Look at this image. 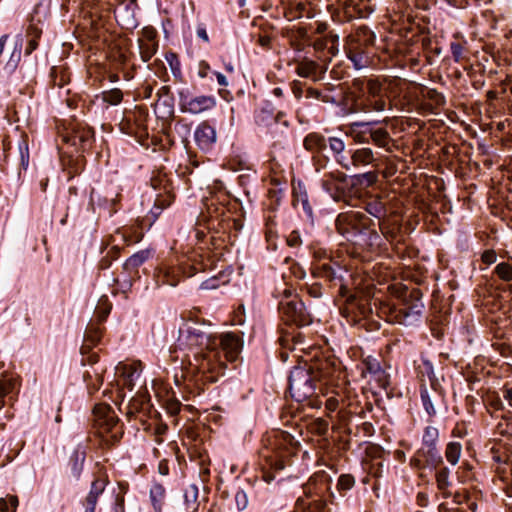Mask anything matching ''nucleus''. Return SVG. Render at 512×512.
<instances>
[{"label":"nucleus","mask_w":512,"mask_h":512,"mask_svg":"<svg viewBox=\"0 0 512 512\" xmlns=\"http://www.w3.org/2000/svg\"><path fill=\"white\" fill-rule=\"evenodd\" d=\"M242 346L243 342L236 334L224 333L218 340L195 322L186 323L179 329L178 347L186 351L188 373L201 374L203 380L209 382L216 381L224 367L222 353L228 361H235Z\"/></svg>","instance_id":"obj_1"},{"label":"nucleus","mask_w":512,"mask_h":512,"mask_svg":"<svg viewBox=\"0 0 512 512\" xmlns=\"http://www.w3.org/2000/svg\"><path fill=\"white\" fill-rule=\"evenodd\" d=\"M443 188L444 183L441 178L424 172L418 175V214L422 213L425 223H434L438 218V211L442 207L440 199Z\"/></svg>","instance_id":"obj_2"},{"label":"nucleus","mask_w":512,"mask_h":512,"mask_svg":"<svg viewBox=\"0 0 512 512\" xmlns=\"http://www.w3.org/2000/svg\"><path fill=\"white\" fill-rule=\"evenodd\" d=\"M387 89L378 80L369 79L356 102L357 111H384L387 106Z\"/></svg>","instance_id":"obj_3"},{"label":"nucleus","mask_w":512,"mask_h":512,"mask_svg":"<svg viewBox=\"0 0 512 512\" xmlns=\"http://www.w3.org/2000/svg\"><path fill=\"white\" fill-rule=\"evenodd\" d=\"M289 390L296 401L306 400L316 391V375L310 369L295 367L290 372Z\"/></svg>","instance_id":"obj_4"},{"label":"nucleus","mask_w":512,"mask_h":512,"mask_svg":"<svg viewBox=\"0 0 512 512\" xmlns=\"http://www.w3.org/2000/svg\"><path fill=\"white\" fill-rule=\"evenodd\" d=\"M439 438L438 429L432 426H428L424 430L422 437V446L418 449V468H420L421 460L419 457L424 459L425 465L436 468L442 463V456L437 447Z\"/></svg>","instance_id":"obj_5"},{"label":"nucleus","mask_w":512,"mask_h":512,"mask_svg":"<svg viewBox=\"0 0 512 512\" xmlns=\"http://www.w3.org/2000/svg\"><path fill=\"white\" fill-rule=\"evenodd\" d=\"M280 310L289 321L299 326L308 325L311 322L304 303L297 296H293L290 290L284 291V298L280 301Z\"/></svg>","instance_id":"obj_6"},{"label":"nucleus","mask_w":512,"mask_h":512,"mask_svg":"<svg viewBox=\"0 0 512 512\" xmlns=\"http://www.w3.org/2000/svg\"><path fill=\"white\" fill-rule=\"evenodd\" d=\"M369 123L354 122L350 125V134L359 142H366L362 134L369 133L372 141L379 147L387 148L391 142L388 132L383 128H369Z\"/></svg>","instance_id":"obj_7"},{"label":"nucleus","mask_w":512,"mask_h":512,"mask_svg":"<svg viewBox=\"0 0 512 512\" xmlns=\"http://www.w3.org/2000/svg\"><path fill=\"white\" fill-rule=\"evenodd\" d=\"M444 103V96L436 89L418 83V114L435 113Z\"/></svg>","instance_id":"obj_8"},{"label":"nucleus","mask_w":512,"mask_h":512,"mask_svg":"<svg viewBox=\"0 0 512 512\" xmlns=\"http://www.w3.org/2000/svg\"><path fill=\"white\" fill-rule=\"evenodd\" d=\"M96 425L102 430L101 433L113 432L115 437L119 431V423L115 412L106 404L95 405L93 409Z\"/></svg>","instance_id":"obj_9"},{"label":"nucleus","mask_w":512,"mask_h":512,"mask_svg":"<svg viewBox=\"0 0 512 512\" xmlns=\"http://www.w3.org/2000/svg\"><path fill=\"white\" fill-rule=\"evenodd\" d=\"M180 105L183 112L200 114L214 108L216 106V99L213 96L200 95L189 97L181 94Z\"/></svg>","instance_id":"obj_10"},{"label":"nucleus","mask_w":512,"mask_h":512,"mask_svg":"<svg viewBox=\"0 0 512 512\" xmlns=\"http://www.w3.org/2000/svg\"><path fill=\"white\" fill-rule=\"evenodd\" d=\"M429 34V31L425 32L420 24H418V42H421L423 57L427 64H432L434 58L440 54L441 47L437 38L430 37Z\"/></svg>","instance_id":"obj_11"},{"label":"nucleus","mask_w":512,"mask_h":512,"mask_svg":"<svg viewBox=\"0 0 512 512\" xmlns=\"http://www.w3.org/2000/svg\"><path fill=\"white\" fill-rule=\"evenodd\" d=\"M194 139L201 150H210L216 143V130L207 122H202L194 132Z\"/></svg>","instance_id":"obj_12"},{"label":"nucleus","mask_w":512,"mask_h":512,"mask_svg":"<svg viewBox=\"0 0 512 512\" xmlns=\"http://www.w3.org/2000/svg\"><path fill=\"white\" fill-rule=\"evenodd\" d=\"M358 216L357 212L342 213L337 217L336 226L339 233L343 236L349 237L354 235L359 230L358 228Z\"/></svg>","instance_id":"obj_13"},{"label":"nucleus","mask_w":512,"mask_h":512,"mask_svg":"<svg viewBox=\"0 0 512 512\" xmlns=\"http://www.w3.org/2000/svg\"><path fill=\"white\" fill-rule=\"evenodd\" d=\"M156 282L158 285L176 286L179 281V274L177 269L168 265L160 266L155 273Z\"/></svg>","instance_id":"obj_14"},{"label":"nucleus","mask_w":512,"mask_h":512,"mask_svg":"<svg viewBox=\"0 0 512 512\" xmlns=\"http://www.w3.org/2000/svg\"><path fill=\"white\" fill-rule=\"evenodd\" d=\"M106 486L104 479H96L92 482L90 491L85 499V512H95L99 496L103 493Z\"/></svg>","instance_id":"obj_15"},{"label":"nucleus","mask_w":512,"mask_h":512,"mask_svg":"<svg viewBox=\"0 0 512 512\" xmlns=\"http://www.w3.org/2000/svg\"><path fill=\"white\" fill-rule=\"evenodd\" d=\"M425 127V123H420L418 120V133L422 131ZM418 169L422 168L423 162L425 160V157L427 159H433L435 160L438 155V150L434 149V147H431L429 145H425L423 139L420 138L418 135Z\"/></svg>","instance_id":"obj_16"},{"label":"nucleus","mask_w":512,"mask_h":512,"mask_svg":"<svg viewBox=\"0 0 512 512\" xmlns=\"http://www.w3.org/2000/svg\"><path fill=\"white\" fill-rule=\"evenodd\" d=\"M117 373L123 376V384L132 390L135 381L140 377L141 370L138 364H124L117 367Z\"/></svg>","instance_id":"obj_17"},{"label":"nucleus","mask_w":512,"mask_h":512,"mask_svg":"<svg viewBox=\"0 0 512 512\" xmlns=\"http://www.w3.org/2000/svg\"><path fill=\"white\" fill-rule=\"evenodd\" d=\"M366 367L368 372L373 375L374 379L378 382L379 387L386 388L388 376L381 368L379 362L376 359H369L366 361Z\"/></svg>","instance_id":"obj_18"},{"label":"nucleus","mask_w":512,"mask_h":512,"mask_svg":"<svg viewBox=\"0 0 512 512\" xmlns=\"http://www.w3.org/2000/svg\"><path fill=\"white\" fill-rule=\"evenodd\" d=\"M150 498L155 511L161 512L165 500V488L159 483H154L150 488Z\"/></svg>","instance_id":"obj_19"},{"label":"nucleus","mask_w":512,"mask_h":512,"mask_svg":"<svg viewBox=\"0 0 512 512\" xmlns=\"http://www.w3.org/2000/svg\"><path fill=\"white\" fill-rule=\"evenodd\" d=\"M454 39L450 44L451 54L455 62H461L467 58V41L463 39L457 40L458 37L456 35Z\"/></svg>","instance_id":"obj_20"},{"label":"nucleus","mask_w":512,"mask_h":512,"mask_svg":"<svg viewBox=\"0 0 512 512\" xmlns=\"http://www.w3.org/2000/svg\"><path fill=\"white\" fill-rule=\"evenodd\" d=\"M318 64L312 60H303L297 64L296 73L303 78L316 77Z\"/></svg>","instance_id":"obj_21"},{"label":"nucleus","mask_w":512,"mask_h":512,"mask_svg":"<svg viewBox=\"0 0 512 512\" xmlns=\"http://www.w3.org/2000/svg\"><path fill=\"white\" fill-rule=\"evenodd\" d=\"M326 145L327 140L317 133H311L304 139V146L310 151H320L324 149Z\"/></svg>","instance_id":"obj_22"},{"label":"nucleus","mask_w":512,"mask_h":512,"mask_svg":"<svg viewBox=\"0 0 512 512\" xmlns=\"http://www.w3.org/2000/svg\"><path fill=\"white\" fill-rule=\"evenodd\" d=\"M493 274L503 282L512 283V263L500 262L493 271Z\"/></svg>","instance_id":"obj_23"},{"label":"nucleus","mask_w":512,"mask_h":512,"mask_svg":"<svg viewBox=\"0 0 512 512\" xmlns=\"http://www.w3.org/2000/svg\"><path fill=\"white\" fill-rule=\"evenodd\" d=\"M374 160L373 152L370 148L356 150L352 155L354 165H368Z\"/></svg>","instance_id":"obj_24"},{"label":"nucleus","mask_w":512,"mask_h":512,"mask_svg":"<svg viewBox=\"0 0 512 512\" xmlns=\"http://www.w3.org/2000/svg\"><path fill=\"white\" fill-rule=\"evenodd\" d=\"M198 488L195 485H190L184 492V499L186 503L187 512H195L197 510Z\"/></svg>","instance_id":"obj_25"},{"label":"nucleus","mask_w":512,"mask_h":512,"mask_svg":"<svg viewBox=\"0 0 512 512\" xmlns=\"http://www.w3.org/2000/svg\"><path fill=\"white\" fill-rule=\"evenodd\" d=\"M461 454V445L457 442L448 443L445 451V456L448 462L452 465H455L460 458Z\"/></svg>","instance_id":"obj_26"},{"label":"nucleus","mask_w":512,"mask_h":512,"mask_svg":"<svg viewBox=\"0 0 512 512\" xmlns=\"http://www.w3.org/2000/svg\"><path fill=\"white\" fill-rule=\"evenodd\" d=\"M123 99V93L120 89L114 88L102 92V100L110 105H118Z\"/></svg>","instance_id":"obj_27"},{"label":"nucleus","mask_w":512,"mask_h":512,"mask_svg":"<svg viewBox=\"0 0 512 512\" xmlns=\"http://www.w3.org/2000/svg\"><path fill=\"white\" fill-rule=\"evenodd\" d=\"M18 504L19 501L15 495L0 498V512H15Z\"/></svg>","instance_id":"obj_28"},{"label":"nucleus","mask_w":512,"mask_h":512,"mask_svg":"<svg viewBox=\"0 0 512 512\" xmlns=\"http://www.w3.org/2000/svg\"><path fill=\"white\" fill-rule=\"evenodd\" d=\"M147 257L148 255L144 251L135 253L127 259L125 265L127 268H137L146 261Z\"/></svg>","instance_id":"obj_29"},{"label":"nucleus","mask_w":512,"mask_h":512,"mask_svg":"<svg viewBox=\"0 0 512 512\" xmlns=\"http://www.w3.org/2000/svg\"><path fill=\"white\" fill-rule=\"evenodd\" d=\"M421 400H422L423 407H424L425 411L427 412V414L430 417L435 416L436 410L433 406L431 397L426 388H421Z\"/></svg>","instance_id":"obj_30"},{"label":"nucleus","mask_w":512,"mask_h":512,"mask_svg":"<svg viewBox=\"0 0 512 512\" xmlns=\"http://www.w3.org/2000/svg\"><path fill=\"white\" fill-rule=\"evenodd\" d=\"M367 211L376 218L385 215V206L381 201H373L367 204Z\"/></svg>","instance_id":"obj_31"},{"label":"nucleus","mask_w":512,"mask_h":512,"mask_svg":"<svg viewBox=\"0 0 512 512\" xmlns=\"http://www.w3.org/2000/svg\"><path fill=\"white\" fill-rule=\"evenodd\" d=\"M436 481L440 490H444L449 486V470L446 467L441 468L436 472Z\"/></svg>","instance_id":"obj_32"},{"label":"nucleus","mask_w":512,"mask_h":512,"mask_svg":"<svg viewBox=\"0 0 512 512\" xmlns=\"http://www.w3.org/2000/svg\"><path fill=\"white\" fill-rule=\"evenodd\" d=\"M15 388V380L12 378L0 379V398L9 395Z\"/></svg>","instance_id":"obj_33"},{"label":"nucleus","mask_w":512,"mask_h":512,"mask_svg":"<svg viewBox=\"0 0 512 512\" xmlns=\"http://www.w3.org/2000/svg\"><path fill=\"white\" fill-rule=\"evenodd\" d=\"M329 147L335 155H340L345 149V143L342 139L337 137H330L328 139Z\"/></svg>","instance_id":"obj_34"},{"label":"nucleus","mask_w":512,"mask_h":512,"mask_svg":"<svg viewBox=\"0 0 512 512\" xmlns=\"http://www.w3.org/2000/svg\"><path fill=\"white\" fill-rule=\"evenodd\" d=\"M355 480L354 477L349 474L341 475L338 479V489L339 490H349L354 486Z\"/></svg>","instance_id":"obj_35"},{"label":"nucleus","mask_w":512,"mask_h":512,"mask_svg":"<svg viewBox=\"0 0 512 512\" xmlns=\"http://www.w3.org/2000/svg\"><path fill=\"white\" fill-rule=\"evenodd\" d=\"M235 502L239 511L246 509L248 506L247 494L242 490L237 491L235 494Z\"/></svg>","instance_id":"obj_36"},{"label":"nucleus","mask_w":512,"mask_h":512,"mask_svg":"<svg viewBox=\"0 0 512 512\" xmlns=\"http://www.w3.org/2000/svg\"><path fill=\"white\" fill-rule=\"evenodd\" d=\"M481 260L483 263H485L487 265H491V264L495 263L497 260V254H496L495 250H493V249L485 250L481 255Z\"/></svg>","instance_id":"obj_37"},{"label":"nucleus","mask_w":512,"mask_h":512,"mask_svg":"<svg viewBox=\"0 0 512 512\" xmlns=\"http://www.w3.org/2000/svg\"><path fill=\"white\" fill-rule=\"evenodd\" d=\"M171 199H172V197L170 195H168L166 199H157L156 203H155V211L152 210V213L155 216H157L164 207L170 205Z\"/></svg>","instance_id":"obj_38"},{"label":"nucleus","mask_w":512,"mask_h":512,"mask_svg":"<svg viewBox=\"0 0 512 512\" xmlns=\"http://www.w3.org/2000/svg\"><path fill=\"white\" fill-rule=\"evenodd\" d=\"M423 368L424 370L421 371V374H426L429 380L432 382V378L434 376L432 364L427 360H423Z\"/></svg>","instance_id":"obj_39"},{"label":"nucleus","mask_w":512,"mask_h":512,"mask_svg":"<svg viewBox=\"0 0 512 512\" xmlns=\"http://www.w3.org/2000/svg\"><path fill=\"white\" fill-rule=\"evenodd\" d=\"M219 284L217 279H208L201 283V289L210 290L218 288Z\"/></svg>","instance_id":"obj_40"},{"label":"nucleus","mask_w":512,"mask_h":512,"mask_svg":"<svg viewBox=\"0 0 512 512\" xmlns=\"http://www.w3.org/2000/svg\"><path fill=\"white\" fill-rule=\"evenodd\" d=\"M338 405L339 401L335 397H330L326 401V407L331 411H335Z\"/></svg>","instance_id":"obj_41"},{"label":"nucleus","mask_w":512,"mask_h":512,"mask_svg":"<svg viewBox=\"0 0 512 512\" xmlns=\"http://www.w3.org/2000/svg\"><path fill=\"white\" fill-rule=\"evenodd\" d=\"M244 307L240 306L238 310L236 311L234 324L242 325L244 323V319L242 318V315L244 314Z\"/></svg>","instance_id":"obj_42"},{"label":"nucleus","mask_w":512,"mask_h":512,"mask_svg":"<svg viewBox=\"0 0 512 512\" xmlns=\"http://www.w3.org/2000/svg\"><path fill=\"white\" fill-rule=\"evenodd\" d=\"M417 270H418V286L422 284V277L425 276V274L428 273V269L425 268V267H422L419 263H418V267H417Z\"/></svg>","instance_id":"obj_43"},{"label":"nucleus","mask_w":512,"mask_h":512,"mask_svg":"<svg viewBox=\"0 0 512 512\" xmlns=\"http://www.w3.org/2000/svg\"><path fill=\"white\" fill-rule=\"evenodd\" d=\"M215 75L220 86H228V81L225 75L220 72H215Z\"/></svg>","instance_id":"obj_44"},{"label":"nucleus","mask_w":512,"mask_h":512,"mask_svg":"<svg viewBox=\"0 0 512 512\" xmlns=\"http://www.w3.org/2000/svg\"><path fill=\"white\" fill-rule=\"evenodd\" d=\"M197 35L199 38L203 39L205 42H208V34L206 32V29L203 27H198L197 29Z\"/></svg>","instance_id":"obj_45"},{"label":"nucleus","mask_w":512,"mask_h":512,"mask_svg":"<svg viewBox=\"0 0 512 512\" xmlns=\"http://www.w3.org/2000/svg\"><path fill=\"white\" fill-rule=\"evenodd\" d=\"M37 41L35 39L33 40H30L28 45H27V48H26V53L27 54H30L32 53L36 48H37Z\"/></svg>","instance_id":"obj_46"},{"label":"nucleus","mask_w":512,"mask_h":512,"mask_svg":"<svg viewBox=\"0 0 512 512\" xmlns=\"http://www.w3.org/2000/svg\"><path fill=\"white\" fill-rule=\"evenodd\" d=\"M349 59L354 63L357 69H361L363 65L360 63V58L357 55H350Z\"/></svg>","instance_id":"obj_47"},{"label":"nucleus","mask_w":512,"mask_h":512,"mask_svg":"<svg viewBox=\"0 0 512 512\" xmlns=\"http://www.w3.org/2000/svg\"><path fill=\"white\" fill-rule=\"evenodd\" d=\"M487 101L492 102L498 98V93L494 90H489L486 94Z\"/></svg>","instance_id":"obj_48"},{"label":"nucleus","mask_w":512,"mask_h":512,"mask_svg":"<svg viewBox=\"0 0 512 512\" xmlns=\"http://www.w3.org/2000/svg\"><path fill=\"white\" fill-rule=\"evenodd\" d=\"M504 398L508 401L509 405L512 407V387L506 389L504 391Z\"/></svg>","instance_id":"obj_49"},{"label":"nucleus","mask_w":512,"mask_h":512,"mask_svg":"<svg viewBox=\"0 0 512 512\" xmlns=\"http://www.w3.org/2000/svg\"><path fill=\"white\" fill-rule=\"evenodd\" d=\"M74 456H75V466H77L78 461L82 462L83 459H84V456H83V454H80L78 452H75ZM75 469L77 470L76 474H78L79 473V469L77 467H75Z\"/></svg>","instance_id":"obj_50"},{"label":"nucleus","mask_w":512,"mask_h":512,"mask_svg":"<svg viewBox=\"0 0 512 512\" xmlns=\"http://www.w3.org/2000/svg\"><path fill=\"white\" fill-rule=\"evenodd\" d=\"M330 177H331L332 179H336V180L341 181V182H343V181L345 180V175H344V174H342V173H338V174H333V173H331V174H330Z\"/></svg>","instance_id":"obj_51"},{"label":"nucleus","mask_w":512,"mask_h":512,"mask_svg":"<svg viewBox=\"0 0 512 512\" xmlns=\"http://www.w3.org/2000/svg\"><path fill=\"white\" fill-rule=\"evenodd\" d=\"M8 39V36L7 35H3L1 38H0V55L3 53V50H4V46H5V43Z\"/></svg>","instance_id":"obj_52"},{"label":"nucleus","mask_w":512,"mask_h":512,"mask_svg":"<svg viewBox=\"0 0 512 512\" xmlns=\"http://www.w3.org/2000/svg\"><path fill=\"white\" fill-rule=\"evenodd\" d=\"M209 69V66L207 64H205V67L204 68H201L198 72L199 76L201 78H205L207 76V70Z\"/></svg>","instance_id":"obj_53"},{"label":"nucleus","mask_w":512,"mask_h":512,"mask_svg":"<svg viewBox=\"0 0 512 512\" xmlns=\"http://www.w3.org/2000/svg\"><path fill=\"white\" fill-rule=\"evenodd\" d=\"M273 465L277 470H283L285 468V463L282 460L276 461Z\"/></svg>","instance_id":"obj_54"},{"label":"nucleus","mask_w":512,"mask_h":512,"mask_svg":"<svg viewBox=\"0 0 512 512\" xmlns=\"http://www.w3.org/2000/svg\"><path fill=\"white\" fill-rule=\"evenodd\" d=\"M417 499H418V506L424 505V502L426 501V497L424 494L418 493Z\"/></svg>","instance_id":"obj_55"},{"label":"nucleus","mask_w":512,"mask_h":512,"mask_svg":"<svg viewBox=\"0 0 512 512\" xmlns=\"http://www.w3.org/2000/svg\"><path fill=\"white\" fill-rule=\"evenodd\" d=\"M259 42L262 46H267L270 43V38L269 37H261Z\"/></svg>","instance_id":"obj_56"},{"label":"nucleus","mask_w":512,"mask_h":512,"mask_svg":"<svg viewBox=\"0 0 512 512\" xmlns=\"http://www.w3.org/2000/svg\"><path fill=\"white\" fill-rule=\"evenodd\" d=\"M322 185H323V187H324V189H325L326 191H330V190H331V189H330V187H329V180H328V179H325V178H324V179L322 180Z\"/></svg>","instance_id":"obj_57"},{"label":"nucleus","mask_w":512,"mask_h":512,"mask_svg":"<svg viewBox=\"0 0 512 512\" xmlns=\"http://www.w3.org/2000/svg\"><path fill=\"white\" fill-rule=\"evenodd\" d=\"M109 313V309H106L103 313V315L101 316V321H103L105 319V317L107 316V314Z\"/></svg>","instance_id":"obj_58"},{"label":"nucleus","mask_w":512,"mask_h":512,"mask_svg":"<svg viewBox=\"0 0 512 512\" xmlns=\"http://www.w3.org/2000/svg\"><path fill=\"white\" fill-rule=\"evenodd\" d=\"M274 93H275L276 95H281V94H282V91H281V89H280V88H275V89H274Z\"/></svg>","instance_id":"obj_59"},{"label":"nucleus","mask_w":512,"mask_h":512,"mask_svg":"<svg viewBox=\"0 0 512 512\" xmlns=\"http://www.w3.org/2000/svg\"><path fill=\"white\" fill-rule=\"evenodd\" d=\"M160 472L163 474V475H166L168 472H167V468L163 469L162 466H160Z\"/></svg>","instance_id":"obj_60"},{"label":"nucleus","mask_w":512,"mask_h":512,"mask_svg":"<svg viewBox=\"0 0 512 512\" xmlns=\"http://www.w3.org/2000/svg\"><path fill=\"white\" fill-rule=\"evenodd\" d=\"M226 70L229 71V72H233V66L232 65H227L226 66Z\"/></svg>","instance_id":"obj_61"},{"label":"nucleus","mask_w":512,"mask_h":512,"mask_svg":"<svg viewBox=\"0 0 512 512\" xmlns=\"http://www.w3.org/2000/svg\"><path fill=\"white\" fill-rule=\"evenodd\" d=\"M239 5L242 7L245 5L246 0H238Z\"/></svg>","instance_id":"obj_62"},{"label":"nucleus","mask_w":512,"mask_h":512,"mask_svg":"<svg viewBox=\"0 0 512 512\" xmlns=\"http://www.w3.org/2000/svg\"><path fill=\"white\" fill-rule=\"evenodd\" d=\"M121 9H122V7H121V6H119V7H117V8L115 9V14H116V16L118 15V13H120Z\"/></svg>","instance_id":"obj_63"},{"label":"nucleus","mask_w":512,"mask_h":512,"mask_svg":"<svg viewBox=\"0 0 512 512\" xmlns=\"http://www.w3.org/2000/svg\"><path fill=\"white\" fill-rule=\"evenodd\" d=\"M494 461L501 462L500 456H493Z\"/></svg>","instance_id":"obj_64"}]
</instances>
